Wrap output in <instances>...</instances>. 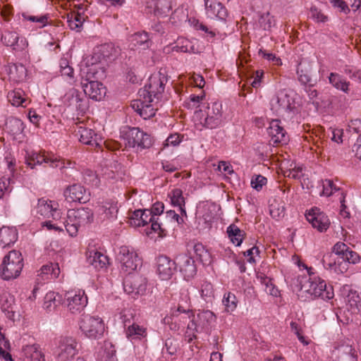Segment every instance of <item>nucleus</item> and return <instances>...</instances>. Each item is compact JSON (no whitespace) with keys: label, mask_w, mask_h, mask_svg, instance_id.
<instances>
[{"label":"nucleus","mask_w":361,"mask_h":361,"mask_svg":"<svg viewBox=\"0 0 361 361\" xmlns=\"http://www.w3.org/2000/svg\"><path fill=\"white\" fill-rule=\"evenodd\" d=\"M346 302L350 307L352 310L360 311L361 308V298L356 290H350L347 296Z\"/></svg>","instance_id":"49"},{"label":"nucleus","mask_w":361,"mask_h":361,"mask_svg":"<svg viewBox=\"0 0 361 361\" xmlns=\"http://www.w3.org/2000/svg\"><path fill=\"white\" fill-rule=\"evenodd\" d=\"M305 217L312 227L319 232H325L330 226V220L327 215L317 207L307 211Z\"/></svg>","instance_id":"17"},{"label":"nucleus","mask_w":361,"mask_h":361,"mask_svg":"<svg viewBox=\"0 0 361 361\" xmlns=\"http://www.w3.org/2000/svg\"><path fill=\"white\" fill-rule=\"evenodd\" d=\"M227 233L231 241L236 246L241 245L245 234L243 230L235 224H231L227 228Z\"/></svg>","instance_id":"45"},{"label":"nucleus","mask_w":361,"mask_h":361,"mask_svg":"<svg viewBox=\"0 0 361 361\" xmlns=\"http://www.w3.org/2000/svg\"><path fill=\"white\" fill-rule=\"evenodd\" d=\"M85 71L81 70V85L85 94L95 101L102 100L106 95V87L102 82L92 80L87 75L85 76Z\"/></svg>","instance_id":"11"},{"label":"nucleus","mask_w":361,"mask_h":361,"mask_svg":"<svg viewBox=\"0 0 361 361\" xmlns=\"http://www.w3.org/2000/svg\"><path fill=\"white\" fill-rule=\"evenodd\" d=\"M225 310L228 312L234 311L237 307L238 300L235 295L230 292L225 293L222 300Z\"/></svg>","instance_id":"55"},{"label":"nucleus","mask_w":361,"mask_h":361,"mask_svg":"<svg viewBox=\"0 0 361 361\" xmlns=\"http://www.w3.org/2000/svg\"><path fill=\"white\" fill-rule=\"evenodd\" d=\"M192 319L190 321L188 324L187 331L185 332V340H187L188 343H190L193 339L196 338L195 333L202 332V331L199 329V326L197 325V322L195 319V316L193 315Z\"/></svg>","instance_id":"52"},{"label":"nucleus","mask_w":361,"mask_h":361,"mask_svg":"<svg viewBox=\"0 0 361 361\" xmlns=\"http://www.w3.org/2000/svg\"><path fill=\"white\" fill-rule=\"evenodd\" d=\"M64 196L68 202L85 203L89 200L90 192L80 183H74L66 189Z\"/></svg>","instance_id":"20"},{"label":"nucleus","mask_w":361,"mask_h":361,"mask_svg":"<svg viewBox=\"0 0 361 361\" xmlns=\"http://www.w3.org/2000/svg\"><path fill=\"white\" fill-rule=\"evenodd\" d=\"M328 79L329 84H331L334 88L345 94L349 93L350 82L347 81L343 75L337 73H331Z\"/></svg>","instance_id":"36"},{"label":"nucleus","mask_w":361,"mask_h":361,"mask_svg":"<svg viewBox=\"0 0 361 361\" xmlns=\"http://www.w3.org/2000/svg\"><path fill=\"white\" fill-rule=\"evenodd\" d=\"M333 252L336 255L341 256V258L347 263L355 264L360 261L361 257L344 243H336L333 247Z\"/></svg>","instance_id":"26"},{"label":"nucleus","mask_w":361,"mask_h":361,"mask_svg":"<svg viewBox=\"0 0 361 361\" xmlns=\"http://www.w3.org/2000/svg\"><path fill=\"white\" fill-rule=\"evenodd\" d=\"M131 44L133 48L146 49L150 47L152 42L148 34L146 32H142L135 33L131 37Z\"/></svg>","instance_id":"40"},{"label":"nucleus","mask_w":361,"mask_h":361,"mask_svg":"<svg viewBox=\"0 0 361 361\" xmlns=\"http://www.w3.org/2000/svg\"><path fill=\"white\" fill-rule=\"evenodd\" d=\"M195 319L197 322L199 329L206 331H208L211 324L215 322L216 316L210 310H204L199 312Z\"/></svg>","instance_id":"35"},{"label":"nucleus","mask_w":361,"mask_h":361,"mask_svg":"<svg viewBox=\"0 0 361 361\" xmlns=\"http://www.w3.org/2000/svg\"><path fill=\"white\" fill-rule=\"evenodd\" d=\"M176 267L187 281L193 278L197 273V267L194 259L187 253H181L175 259Z\"/></svg>","instance_id":"16"},{"label":"nucleus","mask_w":361,"mask_h":361,"mask_svg":"<svg viewBox=\"0 0 361 361\" xmlns=\"http://www.w3.org/2000/svg\"><path fill=\"white\" fill-rule=\"evenodd\" d=\"M9 79L12 81L20 82L23 81L27 76V70L21 63H13L9 66Z\"/></svg>","instance_id":"39"},{"label":"nucleus","mask_w":361,"mask_h":361,"mask_svg":"<svg viewBox=\"0 0 361 361\" xmlns=\"http://www.w3.org/2000/svg\"><path fill=\"white\" fill-rule=\"evenodd\" d=\"M181 140H182V139L179 134H178V133L171 134L166 140L164 145L175 147V146L178 145L180 143Z\"/></svg>","instance_id":"61"},{"label":"nucleus","mask_w":361,"mask_h":361,"mask_svg":"<svg viewBox=\"0 0 361 361\" xmlns=\"http://www.w3.org/2000/svg\"><path fill=\"white\" fill-rule=\"evenodd\" d=\"M339 190V188H337L334 182H326V185H323V190L322 194L326 196H330L334 194V191Z\"/></svg>","instance_id":"63"},{"label":"nucleus","mask_w":361,"mask_h":361,"mask_svg":"<svg viewBox=\"0 0 361 361\" xmlns=\"http://www.w3.org/2000/svg\"><path fill=\"white\" fill-rule=\"evenodd\" d=\"M292 99L285 89L277 91L270 99V109L276 114L291 110Z\"/></svg>","instance_id":"15"},{"label":"nucleus","mask_w":361,"mask_h":361,"mask_svg":"<svg viewBox=\"0 0 361 361\" xmlns=\"http://www.w3.org/2000/svg\"><path fill=\"white\" fill-rule=\"evenodd\" d=\"M75 132L76 135L79 136L80 142L85 145L97 147L102 141L100 135L91 128L80 126Z\"/></svg>","instance_id":"28"},{"label":"nucleus","mask_w":361,"mask_h":361,"mask_svg":"<svg viewBox=\"0 0 361 361\" xmlns=\"http://www.w3.org/2000/svg\"><path fill=\"white\" fill-rule=\"evenodd\" d=\"M154 99L148 101L145 98H140L132 102V108L144 119H148L155 115L156 109L152 104Z\"/></svg>","instance_id":"25"},{"label":"nucleus","mask_w":361,"mask_h":361,"mask_svg":"<svg viewBox=\"0 0 361 361\" xmlns=\"http://www.w3.org/2000/svg\"><path fill=\"white\" fill-rule=\"evenodd\" d=\"M309 16L317 23H325L328 20L327 16L316 6L310 8Z\"/></svg>","instance_id":"57"},{"label":"nucleus","mask_w":361,"mask_h":361,"mask_svg":"<svg viewBox=\"0 0 361 361\" xmlns=\"http://www.w3.org/2000/svg\"><path fill=\"white\" fill-rule=\"evenodd\" d=\"M95 209L96 214L102 221L113 219L118 212L117 203L111 200L98 202Z\"/></svg>","instance_id":"22"},{"label":"nucleus","mask_w":361,"mask_h":361,"mask_svg":"<svg viewBox=\"0 0 361 361\" xmlns=\"http://www.w3.org/2000/svg\"><path fill=\"white\" fill-rule=\"evenodd\" d=\"M204 97V94L200 95L191 94L189 98L185 101L184 105L188 109H196L200 106Z\"/></svg>","instance_id":"56"},{"label":"nucleus","mask_w":361,"mask_h":361,"mask_svg":"<svg viewBox=\"0 0 361 361\" xmlns=\"http://www.w3.org/2000/svg\"><path fill=\"white\" fill-rule=\"evenodd\" d=\"M60 274V269L58 264L49 263L43 265L39 270L38 276L42 280L55 279Z\"/></svg>","instance_id":"38"},{"label":"nucleus","mask_w":361,"mask_h":361,"mask_svg":"<svg viewBox=\"0 0 361 361\" xmlns=\"http://www.w3.org/2000/svg\"><path fill=\"white\" fill-rule=\"evenodd\" d=\"M147 279L139 274H128L123 281L124 291L133 298L143 295L147 290Z\"/></svg>","instance_id":"13"},{"label":"nucleus","mask_w":361,"mask_h":361,"mask_svg":"<svg viewBox=\"0 0 361 361\" xmlns=\"http://www.w3.org/2000/svg\"><path fill=\"white\" fill-rule=\"evenodd\" d=\"M36 209L37 214L43 218H52L54 220H58L61 216V213L58 209V204L44 198L38 200Z\"/></svg>","instance_id":"18"},{"label":"nucleus","mask_w":361,"mask_h":361,"mask_svg":"<svg viewBox=\"0 0 361 361\" xmlns=\"http://www.w3.org/2000/svg\"><path fill=\"white\" fill-rule=\"evenodd\" d=\"M87 262L97 269H103L109 262L107 256L100 252L92 250L89 252Z\"/></svg>","instance_id":"37"},{"label":"nucleus","mask_w":361,"mask_h":361,"mask_svg":"<svg viewBox=\"0 0 361 361\" xmlns=\"http://www.w3.org/2000/svg\"><path fill=\"white\" fill-rule=\"evenodd\" d=\"M62 103L72 110L85 113L88 109L87 99L75 88L68 90L61 98Z\"/></svg>","instance_id":"12"},{"label":"nucleus","mask_w":361,"mask_h":361,"mask_svg":"<svg viewBox=\"0 0 361 361\" xmlns=\"http://www.w3.org/2000/svg\"><path fill=\"white\" fill-rule=\"evenodd\" d=\"M164 51L166 54L173 51L196 54L198 52V50L192 41L184 37H179L174 43L165 47Z\"/></svg>","instance_id":"23"},{"label":"nucleus","mask_w":361,"mask_h":361,"mask_svg":"<svg viewBox=\"0 0 361 361\" xmlns=\"http://www.w3.org/2000/svg\"><path fill=\"white\" fill-rule=\"evenodd\" d=\"M24 129V123L20 119L16 117L7 118L5 130L13 137V139L20 141L23 137Z\"/></svg>","instance_id":"30"},{"label":"nucleus","mask_w":361,"mask_h":361,"mask_svg":"<svg viewBox=\"0 0 361 361\" xmlns=\"http://www.w3.org/2000/svg\"><path fill=\"white\" fill-rule=\"evenodd\" d=\"M80 345L75 338L72 336H61L56 342L54 352L57 361L73 360L78 353Z\"/></svg>","instance_id":"7"},{"label":"nucleus","mask_w":361,"mask_h":361,"mask_svg":"<svg viewBox=\"0 0 361 361\" xmlns=\"http://www.w3.org/2000/svg\"><path fill=\"white\" fill-rule=\"evenodd\" d=\"M25 163L31 169H33L37 165H41L43 163L49 164L52 168H68L71 167L72 163L69 161L66 162L63 159H58L54 156L49 157L45 154H41L37 152H31L26 157Z\"/></svg>","instance_id":"10"},{"label":"nucleus","mask_w":361,"mask_h":361,"mask_svg":"<svg viewBox=\"0 0 361 361\" xmlns=\"http://www.w3.org/2000/svg\"><path fill=\"white\" fill-rule=\"evenodd\" d=\"M23 17L25 20L36 23L39 28L44 27L49 24V14L48 13L39 16H28L23 14Z\"/></svg>","instance_id":"54"},{"label":"nucleus","mask_w":361,"mask_h":361,"mask_svg":"<svg viewBox=\"0 0 361 361\" xmlns=\"http://www.w3.org/2000/svg\"><path fill=\"white\" fill-rule=\"evenodd\" d=\"M88 5L87 3L82 2V3H78L74 4V12L75 13L78 14V16H80L82 17H87V16L85 14L86 11L87 10Z\"/></svg>","instance_id":"62"},{"label":"nucleus","mask_w":361,"mask_h":361,"mask_svg":"<svg viewBox=\"0 0 361 361\" xmlns=\"http://www.w3.org/2000/svg\"><path fill=\"white\" fill-rule=\"evenodd\" d=\"M179 316V312L171 310L170 316L165 317L163 322L165 324L169 325L171 330L178 331L182 327V324L178 323Z\"/></svg>","instance_id":"51"},{"label":"nucleus","mask_w":361,"mask_h":361,"mask_svg":"<svg viewBox=\"0 0 361 361\" xmlns=\"http://www.w3.org/2000/svg\"><path fill=\"white\" fill-rule=\"evenodd\" d=\"M0 309L6 318L14 321L17 309L15 297L8 292H3L0 295Z\"/></svg>","instance_id":"24"},{"label":"nucleus","mask_w":361,"mask_h":361,"mask_svg":"<svg viewBox=\"0 0 361 361\" xmlns=\"http://www.w3.org/2000/svg\"><path fill=\"white\" fill-rule=\"evenodd\" d=\"M94 219V213L88 207L69 209L67 219L63 223L67 232L72 237L75 236L80 227L91 224Z\"/></svg>","instance_id":"2"},{"label":"nucleus","mask_w":361,"mask_h":361,"mask_svg":"<svg viewBox=\"0 0 361 361\" xmlns=\"http://www.w3.org/2000/svg\"><path fill=\"white\" fill-rule=\"evenodd\" d=\"M122 133L126 145L137 151L148 149L152 145L151 136L139 128H126Z\"/></svg>","instance_id":"6"},{"label":"nucleus","mask_w":361,"mask_h":361,"mask_svg":"<svg viewBox=\"0 0 361 361\" xmlns=\"http://www.w3.org/2000/svg\"><path fill=\"white\" fill-rule=\"evenodd\" d=\"M147 8H153L152 12L157 16H164L168 15L172 8L171 0H154L150 4H148Z\"/></svg>","instance_id":"32"},{"label":"nucleus","mask_w":361,"mask_h":361,"mask_svg":"<svg viewBox=\"0 0 361 361\" xmlns=\"http://www.w3.org/2000/svg\"><path fill=\"white\" fill-rule=\"evenodd\" d=\"M61 303V296L54 291L48 292L44 298L43 307L47 312L54 311Z\"/></svg>","instance_id":"42"},{"label":"nucleus","mask_w":361,"mask_h":361,"mask_svg":"<svg viewBox=\"0 0 361 361\" xmlns=\"http://www.w3.org/2000/svg\"><path fill=\"white\" fill-rule=\"evenodd\" d=\"M297 75L298 76V80L303 85H306L311 82V77L307 73H305L302 70L299 68H297Z\"/></svg>","instance_id":"64"},{"label":"nucleus","mask_w":361,"mask_h":361,"mask_svg":"<svg viewBox=\"0 0 361 361\" xmlns=\"http://www.w3.org/2000/svg\"><path fill=\"white\" fill-rule=\"evenodd\" d=\"M171 203L174 206L179 207V210L182 215L186 216V211L185 207V199L183 196V192L180 189H174L171 191Z\"/></svg>","instance_id":"46"},{"label":"nucleus","mask_w":361,"mask_h":361,"mask_svg":"<svg viewBox=\"0 0 361 361\" xmlns=\"http://www.w3.org/2000/svg\"><path fill=\"white\" fill-rule=\"evenodd\" d=\"M331 255L324 256L322 262L325 268L333 270L336 274H344L348 269V263L345 261L332 262L330 260Z\"/></svg>","instance_id":"41"},{"label":"nucleus","mask_w":361,"mask_h":361,"mask_svg":"<svg viewBox=\"0 0 361 361\" xmlns=\"http://www.w3.org/2000/svg\"><path fill=\"white\" fill-rule=\"evenodd\" d=\"M176 270V262L165 255L157 259V272L161 280L170 279Z\"/></svg>","instance_id":"21"},{"label":"nucleus","mask_w":361,"mask_h":361,"mask_svg":"<svg viewBox=\"0 0 361 361\" xmlns=\"http://www.w3.org/2000/svg\"><path fill=\"white\" fill-rule=\"evenodd\" d=\"M217 169L224 178L233 179L236 178V173L229 162L225 161H219Z\"/></svg>","instance_id":"48"},{"label":"nucleus","mask_w":361,"mask_h":361,"mask_svg":"<svg viewBox=\"0 0 361 361\" xmlns=\"http://www.w3.org/2000/svg\"><path fill=\"white\" fill-rule=\"evenodd\" d=\"M179 299L178 301L177 307L171 310L176 311L179 313H184L188 314V317H193V313L190 309V298L188 291L187 290H182L179 294Z\"/></svg>","instance_id":"34"},{"label":"nucleus","mask_w":361,"mask_h":361,"mask_svg":"<svg viewBox=\"0 0 361 361\" xmlns=\"http://www.w3.org/2000/svg\"><path fill=\"white\" fill-rule=\"evenodd\" d=\"M87 18V17H82L72 13L71 16H68L67 23L71 30H79Z\"/></svg>","instance_id":"53"},{"label":"nucleus","mask_w":361,"mask_h":361,"mask_svg":"<svg viewBox=\"0 0 361 361\" xmlns=\"http://www.w3.org/2000/svg\"><path fill=\"white\" fill-rule=\"evenodd\" d=\"M285 203L280 199H274L269 204V213L272 218L279 219L285 215Z\"/></svg>","instance_id":"43"},{"label":"nucleus","mask_w":361,"mask_h":361,"mask_svg":"<svg viewBox=\"0 0 361 361\" xmlns=\"http://www.w3.org/2000/svg\"><path fill=\"white\" fill-rule=\"evenodd\" d=\"M194 121L197 128L214 129L221 126L223 122L222 104L219 102L208 103L206 109L196 111Z\"/></svg>","instance_id":"1"},{"label":"nucleus","mask_w":361,"mask_h":361,"mask_svg":"<svg viewBox=\"0 0 361 361\" xmlns=\"http://www.w3.org/2000/svg\"><path fill=\"white\" fill-rule=\"evenodd\" d=\"M23 268V258L20 252L10 251L3 259L0 265V276L9 281L18 277Z\"/></svg>","instance_id":"3"},{"label":"nucleus","mask_w":361,"mask_h":361,"mask_svg":"<svg viewBox=\"0 0 361 361\" xmlns=\"http://www.w3.org/2000/svg\"><path fill=\"white\" fill-rule=\"evenodd\" d=\"M333 7L339 9L341 12L348 13L350 8L344 0H329Z\"/></svg>","instance_id":"60"},{"label":"nucleus","mask_w":361,"mask_h":361,"mask_svg":"<svg viewBox=\"0 0 361 361\" xmlns=\"http://www.w3.org/2000/svg\"><path fill=\"white\" fill-rule=\"evenodd\" d=\"M79 325L85 336L94 339L99 338L105 329L104 322L101 317L90 314H82Z\"/></svg>","instance_id":"8"},{"label":"nucleus","mask_w":361,"mask_h":361,"mask_svg":"<svg viewBox=\"0 0 361 361\" xmlns=\"http://www.w3.org/2000/svg\"><path fill=\"white\" fill-rule=\"evenodd\" d=\"M267 133L274 143L286 144L288 141V137L286 130L280 125V121L273 120L270 122L267 128Z\"/></svg>","instance_id":"29"},{"label":"nucleus","mask_w":361,"mask_h":361,"mask_svg":"<svg viewBox=\"0 0 361 361\" xmlns=\"http://www.w3.org/2000/svg\"><path fill=\"white\" fill-rule=\"evenodd\" d=\"M117 259L121 263L122 271L128 274H131L142 264L137 252L127 246H121L119 248Z\"/></svg>","instance_id":"9"},{"label":"nucleus","mask_w":361,"mask_h":361,"mask_svg":"<svg viewBox=\"0 0 361 361\" xmlns=\"http://www.w3.org/2000/svg\"><path fill=\"white\" fill-rule=\"evenodd\" d=\"M165 349L169 355H176L179 349L178 341L173 338L166 339L165 342Z\"/></svg>","instance_id":"58"},{"label":"nucleus","mask_w":361,"mask_h":361,"mask_svg":"<svg viewBox=\"0 0 361 361\" xmlns=\"http://www.w3.org/2000/svg\"><path fill=\"white\" fill-rule=\"evenodd\" d=\"M1 42L7 47H11L15 51L23 50L27 46L25 38L20 39L19 35L14 31H5L1 36Z\"/></svg>","instance_id":"27"},{"label":"nucleus","mask_w":361,"mask_h":361,"mask_svg":"<svg viewBox=\"0 0 361 361\" xmlns=\"http://www.w3.org/2000/svg\"><path fill=\"white\" fill-rule=\"evenodd\" d=\"M8 101L13 106H24L26 102L24 92L20 89H16L8 93Z\"/></svg>","instance_id":"47"},{"label":"nucleus","mask_w":361,"mask_h":361,"mask_svg":"<svg viewBox=\"0 0 361 361\" xmlns=\"http://www.w3.org/2000/svg\"><path fill=\"white\" fill-rule=\"evenodd\" d=\"M335 361H357L355 349L350 345H341L334 351Z\"/></svg>","instance_id":"31"},{"label":"nucleus","mask_w":361,"mask_h":361,"mask_svg":"<svg viewBox=\"0 0 361 361\" xmlns=\"http://www.w3.org/2000/svg\"><path fill=\"white\" fill-rule=\"evenodd\" d=\"M68 310L72 314L80 312L87 304V297L82 290H71L65 293Z\"/></svg>","instance_id":"14"},{"label":"nucleus","mask_w":361,"mask_h":361,"mask_svg":"<svg viewBox=\"0 0 361 361\" xmlns=\"http://www.w3.org/2000/svg\"><path fill=\"white\" fill-rule=\"evenodd\" d=\"M310 268L308 273L310 278L301 286V290L314 298H321L324 300H329L334 298V293L332 286H326L324 280L320 277L312 275Z\"/></svg>","instance_id":"4"},{"label":"nucleus","mask_w":361,"mask_h":361,"mask_svg":"<svg viewBox=\"0 0 361 361\" xmlns=\"http://www.w3.org/2000/svg\"><path fill=\"white\" fill-rule=\"evenodd\" d=\"M167 82L166 72L164 69H161L158 73L152 75L149 78V83L139 90V97L148 101H151V98L158 99L164 92Z\"/></svg>","instance_id":"5"},{"label":"nucleus","mask_w":361,"mask_h":361,"mask_svg":"<svg viewBox=\"0 0 361 361\" xmlns=\"http://www.w3.org/2000/svg\"><path fill=\"white\" fill-rule=\"evenodd\" d=\"M205 14L208 18L225 21L228 17L226 8L216 0H204Z\"/></svg>","instance_id":"19"},{"label":"nucleus","mask_w":361,"mask_h":361,"mask_svg":"<svg viewBox=\"0 0 361 361\" xmlns=\"http://www.w3.org/2000/svg\"><path fill=\"white\" fill-rule=\"evenodd\" d=\"M147 335V329L143 326H140L135 323L129 326L126 330V336L131 340H141L146 338Z\"/></svg>","instance_id":"44"},{"label":"nucleus","mask_w":361,"mask_h":361,"mask_svg":"<svg viewBox=\"0 0 361 361\" xmlns=\"http://www.w3.org/2000/svg\"><path fill=\"white\" fill-rule=\"evenodd\" d=\"M199 290L202 298L207 302L211 301L212 299L214 297V290L213 286L210 282L207 281H204L202 283Z\"/></svg>","instance_id":"50"},{"label":"nucleus","mask_w":361,"mask_h":361,"mask_svg":"<svg viewBox=\"0 0 361 361\" xmlns=\"http://www.w3.org/2000/svg\"><path fill=\"white\" fill-rule=\"evenodd\" d=\"M18 239L16 228L3 226L0 228V246L6 247L13 244Z\"/></svg>","instance_id":"33"},{"label":"nucleus","mask_w":361,"mask_h":361,"mask_svg":"<svg viewBox=\"0 0 361 361\" xmlns=\"http://www.w3.org/2000/svg\"><path fill=\"white\" fill-rule=\"evenodd\" d=\"M143 215L142 209H136L132 212L129 217V224L135 227L141 226V219Z\"/></svg>","instance_id":"59"}]
</instances>
